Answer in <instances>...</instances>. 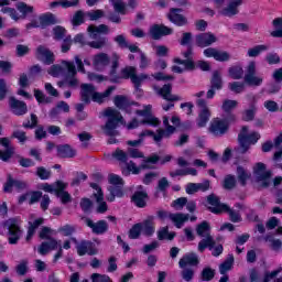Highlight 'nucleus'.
Instances as JSON below:
<instances>
[{
  "instance_id": "obj_55",
  "label": "nucleus",
  "mask_w": 282,
  "mask_h": 282,
  "mask_svg": "<svg viewBox=\"0 0 282 282\" xmlns=\"http://www.w3.org/2000/svg\"><path fill=\"white\" fill-rule=\"evenodd\" d=\"M111 6L118 14H127V6L122 0H110Z\"/></svg>"
},
{
  "instance_id": "obj_25",
  "label": "nucleus",
  "mask_w": 282,
  "mask_h": 282,
  "mask_svg": "<svg viewBox=\"0 0 282 282\" xmlns=\"http://www.w3.org/2000/svg\"><path fill=\"white\" fill-rule=\"evenodd\" d=\"M171 89H173L171 84H165L162 88L154 86V90L156 91V94H159V96H162L164 100H167L169 102H178L180 100H182V97H180V95L171 94Z\"/></svg>"
},
{
  "instance_id": "obj_50",
  "label": "nucleus",
  "mask_w": 282,
  "mask_h": 282,
  "mask_svg": "<svg viewBox=\"0 0 282 282\" xmlns=\"http://www.w3.org/2000/svg\"><path fill=\"white\" fill-rule=\"evenodd\" d=\"M245 83L251 87H259L263 84V76L257 74L245 76Z\"/></svg>"
},
{
  "instance_id": "obj_31",
  "label": "nucleus",
  "mask_w": 282,
  "mask_h": 282,
  "mask_svg": "<svg viewBox=\"0 0 282 282\" xmlns=\"http://www.w3.org/2000/svg\"><path fill=\"white\" fill-rule=\"evenodd\" d=\"M210 188V182L204 181L203 183H189L186 185L187 195H195V193H203Z\"/></svg>"
},
{
  "instance_id": "obj_24",
  "label": "nucleus",
  "mask_w": 282,
  "mask_h": 282,
  "mask_svg": "<svg viewBox=\"0 0 282 282\" xmlns=\"http://www.w3.org/2000/svg\"><path fill=\"white\" fill-rule=\"evenodd\" d=\"M194 41L197 47H210V45L217 43V35L212 32L200 33L195 36Z\"/></svg>"
},
{
  "instance_id": "obj_54",
  "label": "nucleus",
  "mask_w": 282,
  "mask_h": 282,
  "mask_svg": "<svg viewBox=\"0 0 282 282\" xmlns=\"http://www.w3.org/2000/svg\"><path fill=\"white\" fill-rule=\"evenodd\" d=\"M85 19H87V13L83 11H77L73 15L72 23L75 26L83 25V23H85Z\"/></svg>"
},
{
  "instance_id": "obj_29",
  "label": "nucleus",
  "mask_w": 282,
  "mask_h": 282,
  "mask_svg": "<svg viewBox=\"0 0 282 282\" xmlns=\"http://www.w3.org/2000/svg\"><path fill=\"white\" fill-rule=\"evenodd\" d=\"M36 57L45 65H52L54 63V53L47 50V47L39 46L36 50Z\"/></svg>"
},
{
  "instance_id": "obj_33",
  "label": "nucleus",
  "mask_w": 282,
  "mask_h": 282,
  "mask_svg": "<svg viewBox=\"0 0 282 282\" xmlns=\"http://www.w3.org/2000/svg\"><path fill=\"white\" fill-rule=\"evenodd\" d=\"M85 224L88 226V228H91L93 232H96V235H102V232H107V223L104 220L94 223V220L86 218Z\"/></svg>"
},
{
  "instance_id": "obj_6",
  "label": "nucleus",
  "mask_w": 282,
  "mask_h": 282,
  "mask_svg": "<svg viewBox=\"0 0 282 282\" xmlns=\"http://www.w3.org/2000/svg\"><path fill=\"white\" fill-rule=\"evenodd\" d=\"M40 191L56 195L61 199L62 204H69L72 202V195L67 193V183L63 181H56L53 184L42 183L39 185Z\"/></svg>"
},
{
  "instance_id": "obj_63",
  "label": "nucleus",
  "mask_w": 282,
  "mask_h": 282,
  "mask_svg": "<svg viewBox=\"0 0 282 282\" xmlns=\"http://www.w3.org/2000/svg\"><path fill=\"white\" fill-rule=\"evenodd\" d=\"M187 204V199L186 197H181V198H177L175 199L171 206L172 208H174V210H182V208H184Z\"/></svg>"
},
{
  "instance_id": "obj_46",
  "label": "nucleus",
  "mask_w": 282,
  "mask_h": 282,
  "mask_svg": "<svg viewBox=\"0 0 282 282\" xmlns=\"http://www.w3.org/2000/svg\"><path fill=\"white\" fill-rule=\"evenodd\" d=\"M140 225H141V232L144 234L145 237H151V235L155 232V223H153V218H149Z\"/></svg>"
},
{
  "instance_id": "obj_4",
  "label": "nucleus",
  "mask_w": 282,
  "mask_h": 282,
  "mask_svg": "<svg viewBox=\"0 0 282 282\" xmlns=\"http://www.w3.org/2000/svg\"><path fill=\"white\" fill-rule=\"evenodd\" d=\"M119 61H120V56H118L117 54H113L111 58V70H110V80L112 83H120L121 78H124V79L130 78L131 83L138 86V85H142L144 80H149V78H151L147 74L138 75V69L135 68V66H126L120 70L119 76L116 75V69H118Z\"/></svg>"
},
{
  "instance_id": "obj_37",
  "label": "nucleus",
  "mask_w": 282,
  "mask_h": 282,
  "mask_svg": "<svg viewBox=\"0 0 282 282\" xmlns=\"http://www.w3.org/2000/svg\"><path fill=\"white\" fill-rule=\"evenodd\" d=\"M87 32L90 36V39H98L101 34H108L109 33V26L101 24L99 26L96 25H89L87 29Z\"/></svg>"
},
{
  "instance_id": "obj_49",
  "label": "nucleus",
  "mask_w": 282,
  "mask_h": 282,
  "mask_svg": "<svg viewBox=\"0 0 282 282\" xmlns=\"http://www.w3.org/2000/svg\"><path fill=\"white\" fill-rule=\"evenodd\" d=\"M160 241H173L175 239V231H170L169 227H163L158 231Z\"/></svg>"
},
{
  "instance_id": "obj_28",
  "label": "nucleus",
  "mask_w": 282,
  "mask_h": 282,
  "mask_svg": "<svg viewBox=\"0 0 282 282\" xmlns=\"http://www.w3.org/2000/svg\"><path fill=\"white\" fill-rule=\"evenodd\" d=\"M77 253L79 257H85V254L94 256L98 254V249L94 243L89 241H83L79 245H77Z\"/></svg>"
},
{
  "instance_id": "obj_17",
  "label": "nucleus",
  "mask_w": 282,
  "mask_h": 282,
  "mask_svg": "<svg viewBox=\"0 0 282 282\" xmlns=\"http://www.w3.org/2000/svg\"><path fill=\"white\" fill-rule=\"evenodd\" d=\"M58 19L51 12L42 13L36 19H33L29 24H26V30H32V28L45 29L48 25H56Z\"/></svg>"
},
{
  "instance_id": "obj_41",
  "label": "nucleus",
  "mask_w": 282,
  "mask_h": 282,
  "mask_svg": "<svg viewBox=\"0 0 282 282\" xmlns=\"http://www.w3.org/2000/svg\"><path fill=\"white\" fill-rule=\"evenodd\" d=\"M141 189L135 192L134 195L132 196V202L138 206L139 208H144L147 206V192L142 187Z\"/></svg>"
},
{
  "instance_id": "obj_36",
  "label": "nucleus",
  "mask_w": 282,
  "mask_h": 282,
  "mask_svg": "<svg viewBox=\"0 0 282 282\" xmlns=\"http://www.w3.org/2000/svg\"><path fill=\"white\" fill-rule=\"evenodd\" d=\"M43 197L41 192H28L19 197V204L28 202V204H36Z\"/></svg>"
},
{
  "instance_id": "obj_18",
  "label": "nucleus",
  "mask_w": 282,
  "mask_h": 282,
  "mask_svg": "<svg viewBox=\"0 0 282 282\" xmlns=\"http://www.w3.org/2000/svg\"><path fill=\"white\" fill-rule=\"evenodd\" d=\"M271 177H272V172L265 169V164L257 163L256 166H253V180L260 186L262 187L270 186Z\"/></svg>"
},
{
  "instance_id": "obj_13",
  "label": "nucleus",
  "mask_w": 282,
  "mask_h": 282,
  "mask_svg": "<svg viewBox=\"0 0 282 282\" xmlns=\"http://www.w3.org/2000/svg\"><path fill=\"white\" fill-rule=\"evenodd\" d=\"M261 138V134L258 132H250L248 127H242L238 140L240 148L238 149V153H246L252 147V144H257Z\"/></svg>"
},
{
  "instance_id": "obj_59",
  "label": "nucleus",
  "mask_w": 282,
  "mask_h": 282,
  "mask_svg": "<svg viewBox=\"0 0 282 282\" xmlns=\"http://www.w3.org/2000/svg\"><path fill=\"white\" fill-rule=\"evenodd\" d=\"M230 91H234L235 94H241L243 89H246V84L241 82H232L228 85Z\"/></svg>"
},
{
  "instance_id": "obj_56",
  "label": "nucleus",
  "mask_w": 282,
  "mask_h": 282,
  "mask_svg": "<svg viewBox=\"0 0 282 282\" xmlns=\"http://www.w3.org/2000/svg\"><path fill=\"white\" fill-rule=\"evenodd\" d=\"M212 87L213 89H221L223 87V82H221V73L219 72H214L213 77H212Z\"/></svg>"
},
{
  "instance_id": "obj_22",
  "label": "nucleus",
  "mask_w": 282,
  "mask_h": 282,
  "mask_svg": "<svg viewBox=\"0 0 282 282\" xmlns=\"http://www.w3.org/2000/svg\"><path fill=\"white\" fill-rule=\"evenodd\" d=\"M90 186L94 189L93 196L97 202V213H107V203L105 202V194H102V188H100L96 183H93Z\"/></svg>"
},
{
  "instance_id": "obj_3",
  "label": "nucleus",
  "mask_w": 282,
  "mask_h": 282,
  "mask_svg": "<svg viewBox=\"0 0 282 282\" xmlns=\"http://www.w3.org/2000/svg\"><path fill=\"white\" fill-rule=\"evenodd\" d=\"M171 122L173 126L169 123V117H164L163 124L165 130L159 129L156 133L151 130H144L139 134V139L127 141L128 147H140L145 138H153L154 142H162L164 138H171L175 133V127H180V117L173 116Z\"/></svg>"
},
{
  "instance_id": "obj_45",
  "label": "nucleus",
  "mask_w": 282,
  "mask_h": 282,
  "mask_svg": "<svg viewBox=\"0 0 282 282\" xmlns=\"http://www.w3.org/2000/svg\"><path fill=\"white\" fill-rule=\"evenodd\" d=\"M263 52H268V45L259 44V45L248 48L247 56L249 58H257V56H261V54H263Z\"/></svg>"
},
{
  "instance_id": "obj_52",
  "label": "nucleus",
  "mask_w": 282,
  "mask_h": 282,
  "mask_svg": "<svg viewBox=\"0 0 282 282\" xmlns=\"http://www.w3.org/2000/svg\"><path fill=\"white\" fill-rule=\"evenodd\" d=\"M69 111V105L65 101H59L55 109L51 111V118H56L58 113H67Z\"/></svg>"
},
{
  "instance_id": "obj_8",
  "label": "nucleus",
  "mask_w": 282,
  "mask_h": 282,
  "mask_svg": "<svg viewBox=\"0 0 282 282\" xmlns=\"http://www.w3.org/2000/svg\"><path fill=\"white\" fill-rule=\"evenodd\" d=\"M113 87H109L105 93H96V89L94 86L89 84H83L82 85V100L84 102H90L93 100L94 102H105L109 96L113 93Z\"/></svg>"
},
{
  "instance_id": "obj_30",
  "label": "nucleus",
  "mask_w": 282,
  "mask_h": 282,
  "mask_svg": "<svg viewBox=\"0 0 282 282\" xmlns=\"http://www.w3.org/2000/svg\"><path fill=\"white\" fill-rule=\"evenodd\" d=\"M9 105L15 116H23L28 113V106L25 105V102L19 101L14 97H10Z\"/></svg>"
},
{
  "instance_id": "obj_23",
  "label": "nucleus",
  "mask_w": 282,
  "mask_h": 282,
  "mask_svg": "<svg viewBox=\"0 0 282 282\" xmlns=\"http://www.w3.org/2000/svg\"><path fill=\"white\" fill-rule=\"evenodd\" d=\"M44 223H45V219L34 214L29 215L26 241H30L32 237H34L36 230L39 229V226H43Z\"/></svg>"
},
{
  "instance_id": "obj_20",
  "label": "nucleus",
  "mask_w": 282,
  "mask_h": 282,
  "mask_svg": "<svg viewBox=\"0 0 282 282\" xmlns=\"http://www.w3.org/2000/svg\"><path fill=\"white\" fill-rule=\"evenodd\" d=\"M62 248L63 247H61V242L56 241L55 239H51L47 242H42L41 246L37 248V252L39 254L45 256L52 252V250H59L55 254V261H58V259H61V256L63 254Z\"/></svg>"
},
{
  "instance_id": "obj_19",
  "label": "nucleus",
  "mask_w": 282,
  "mask_h": 282,
  "mask_svg": "<svg viewBox=\"0 0 282 282\" xmlns=\"http://www.w3.org/2000/svg\"><path fill=\"white\" fill-rule=\"evenodd\" d=\"M203 55L205 58H214V61H217L218 63H228V61L231 58V55L228 53V51H221L215 47L205 48L203 51Z\"/></svg>"
},
{
  "instance_id": "obj_34",
  "label": "nucleus",
  "mask_w": 282,
  "mask_h": 282,
  "mask_svg": "<svg viewBox=\"0 0 282 282\" xmlns=\"http://www.w3.org/2000/svg\"><path fill=\"white\" fill-rule=\"evenodd\" d=\"M93 65L95 69H105V67L109 65V55H107L106 53H99L95 55L93 58Z\"/></svg>"
},
{
  "instance_id": "obj_14",
  "label": "nucleus",
  "mask_w": 282,
  "mask_h": 282,
  "mask_svg": "<svg viewBox=\"0 0 282 282\" xmlns=\"http://www.w3.org/2000/svg\"><path fill=\"white\" fill-rule=\"evenodd\" d=\"M232 122H235V115H229L225 118H214L209 123L208 131L213 133V135H224Z\"/></svg>"
},
{
  "instance_id": "obj_32",
  "label": "nucleus",
  "mask_w": 282,
  "mask_h": 282,
  "mask_svg": "<svg viewBox=\"0 0 282 282\" xmlns=\"http://www.w3.org/2000/svg\"><path fill=\"white\" fill-rule=\"evenodd\" d=\"M10 6V0H0V8L2 14H9V17L13 21H20L21 17L19 15V12H17V9L8 7Z\"/></svg>"
},
{
  "instance_id": "obj_44",
  "label": "nucleus",
  "mask_w": 282,
  "mask_h": 282,
  "mask_svg": "<svg viewBox=\"0 0 282 282\" xmlns=\"http://www.w3.org/2000/svg\"><path fill=\"white\" fill-rule=\"evenodd\" d=\"M20 19H26L28 14H34V8L25 2H18L15 4Z\"/></svg>"
},
{
  "instance_id": "obj_1",
  "label": "nucleus",
  "mask_w": 282,
  "mask_h": 282,
  "mask_svg": "<svg viewBox=\"0 0 282 282\" xmlns=\"http://www.w3.org/2000/svg\"><path fill=\"white\" fill-rule=\"evenodd\" d=\"M113 104L118 109L122 111H127V113H131L134 111L139 119H133L130 123H128V129H138L141 124H149L150 127H160V119L155 116L151 115V105L144 106L142 110L135 109V104H131L129 98L124 96L115 97Z\"/></svg>"
},
{
  "instance_id": "obj_48",
  "label": "nucleus",
  "mask_w": 282,
  "mask_h": 282,
  "mask_svg": "<svg viewBox=\"0 0 282 282\" xmlns=\"http://www.w3.org/2000/svg\"><path fill=\"white\" fill-rule=\"evenodd\" d=\"M273 30L270 32L273 39H282V19L276 18L272 21Z\"/></svg>"
},
{
  "instance_id": "obj_27",
  "label": "nucleus",
  "mask_w": 282,
  "mask_h": 282,
  "mask_svg": "<svg viewBox=\"0 0 282 282\" xmlns=\"http://www.w3.org/2000/svg\"><path fill=\"white\" fill-rule=\"evenodd\" d=\"M169 34H173V29L162 24H154L150 28V36L152 39H162V36H169Z\"/></svg>"
},
{
  "instance_id": "obj_40",
  "label": "nucleus",
  "mask_w": 282,
  "mask_h": 282,
  "mask_svg": "<svg viewBox=\"0 0 282 282\" xmlns=\"http://www.w3.org/2000/svg\"><path fill=\"white\" fill-rule=\"evenodd\" d=\"M236 175H237V181L241 186H246V184H248L249 180H251L252 177V174H250L248 170L239 165L237 167Z\"/></svg>"
},
{
  "instance_id": "obj_64",
  "label": "nucleus",
  "mask_w": 282,
  "mask_h": 282,
  "mask_svg": "<svg viewBox=\"0 0 282 282\" xmlns=\"http://www.w3.org/2000/svg\"><path fill=\"white\" fill-rule=\"evenodd\" d=\"M93 282H113L111 281V278L109 275L100 274V273H94L90 276Z\"/></svg>"
},
{
  "instance_id": "obj_35",
  "label": "nucleus",
  "mask_w": 282,
  "mask_h": 282,
  "mask_svg": "<svg viewBox=\"0 0 282 282\" xmlns=\"http://www.w3.org/2000/svg\"><path fill=\"white\" fill-rule=\"evenodd\" d=\"M227 76L232 80H241V78H243V66H241V64L229 66L227 69Z\"/></svg>"
},
{
  "instance_id": "obj_12",
  "label": "nucleus",
  "mask_w": 282,
  "mask_h": 282,
  "mask_svg": "<svg viewBox=\"0 0 282 282\" xmlns=\"http://www.w3.org/2000/svg\"><path fill=\"white\" fill-rule=\"evenodd\" d=\"M105 116L108 118V121L106 123V127L102 128L104 133L106 135H116V129L119 124H124V120L122 119V116H120V112L113 108H108L105 110Z\"/></svg>"
},
{
  "instance_id": "obj_60",
  "label": "nucleus",
  "mask_w": 282,
  "mask_h": 282,
  "mask_svg": "<svg viewBox=\"0 0 282 282\" xmlns=\"http://www.w3.org/2000/svg\"><path fill=\"white\" fill-rule=\"evenodd\" d=\"M237 105H239L237 100L227 99L223 102V111H225L226 113H230L232 109H237Z\"/></svg>"
},
{
  "instance_id": "obj_61",
  "label": "nucleus",
  "mask_w": 282,
  "mask_h": 282,
  "mask_svg": "<svg viewBox=\"0 0 282 282\" xmlns=\"http://www.w3.org/2000/svg\"><path fill=\"white\" fill-rule=\"evenodd\" d=\"M140 61H139V67L140 69H147L151 65V59L144 52H140Z\"/></svg>"
},
{
  "instance_id": "obj_62",
  "label": "nucleus",
  "mask_w": 282,
  "mask_h": 282,
  "mask_svg": "<svg viewBox=\"0 0 282 282\" xmlns=\"http://www.w3.org/2000/svg\"><path fill=\"white\" fill-rule=\"evenodd\" d=\"M257 74V62L250 61L245 67V76H252Z\"/></svg>"
},
{
  "instance_id": "obj_58",
  "label": "nucleus",
  "mask_w": 282,
  "mask_h": 282,
  "mask_svg": "<svg viewBox=\"0 0 282 282\" xmlns=\"http://www.w3.org/2000/svg\"><path fill=\"white\" fill-rule=\"evenodd\" d=\"M176 175H193L195 177L197 175V170L194 167H187L185 170H178L171 173L172 177H176Z\"/></svg>"
},
{
  "instance_id": "obj_53",
  "label": "nucleus",
  "mask_w": 282,
  "mask_h": 282,
  "mask_svg": "<svg viewBox=\"0 0 282 282\" xmlns=\"http://www.w3.org/2000/svg\"><path fill=\"white\" fill-rule=\"evenodd\" d=\"M235 263V257L228 256V258L219 265L220 274H226L232 270V264Z\"/></svg>"
},
{
  "instance_id": "obj_7",
  "label": "nucleus",
  "mask_w": 282,
  "mask_h": 282,
  "mask_svg": "<svg viewBox=\"0 0 282 282\" xmlns=\"http://www.w3.org/2000/svg\"><path fill=\"white\" fill-rule=\"evenodd\" d=\"M0 235H8V241L11 246L19 243L21 235V219L10 218L0 227Z\"/></svg>"
},
{
  "instance_id": "obj_5",
  "label": "nucleus",
  "mask_w": 282,
  "mask_h": 282,
  "mask_svg": "<svg viewBox=\"0 0 282 282\" xmlns=\"http://www.w3.org/2000/svg\"><path fill=\"white\" fill-rule=\"evenodd\" d=\"M48 74L53 78L63 76V80L68 87H78V78H76L77 70L74 62L63 61L62 65H53L48 69Z\"/></svg>"
},
{
  "instance_id": "obj_51",
  "label": "nucleus",
  "mask_w": 282,
  "mask_h": 282,
  "mask_svg": "<svg viewBox=\"0 0 282 282\" xmlns=\"http://www.w3.org/2000/svg\"><path fill=\"white\" fill-rule=\"evenodd\" d=\"M57 153L59 158H74L76 155V151L69 145L57 147Z\"/></svg>"
},
{
  "instance_id": "obj_26",
  "label": "nucleus",
  "mask_w": 282,
  "mask_h": 282,
  "mask_svg": "<svg viewBox=\"0 0 282 282\" xmlns=\"http://www.w3.org/2000/svg\"><path fill=\"white\" fill-rule=\"evenodd\" d=\"M0 147H3L4 150H0V160L2 162H8L12 155H14V147L9 138H0Z\"/></svg>"
},
{
  "instance_id": "obj_21",
  "label": "nucleus",
  "mask_w": 282,
  "mask_h": 282,
  "mask_svg": "<svg viewBox=\"0 0 282 282\" xmlns=\"http://www.w3.org/2000/svg\"><path fill=\"white\" fill-rule=\"evenodd\" d=\"M197 105L200 108V110L196 119V124L199 129H204V127L208 124V120H210V109H208V106H206V100L204 99H199L197 101Z\"/></svg>"
},
{
  "instance_id": "obj_11",
  "label": "nucleus",
  "mask_w": 282,
  "mask_h": 282,
  "mask_svg": "<svg viewBox=\"0 0 282 282\" xmlns=\"http://www.w3.org/2000/svg\"><path fill=\"white\" fill-rule=\"evenodd\" d=\"M182 56L186 59L175 57L173 63L176 65L172 66L174 74H184V72H191L195 69V62L193 61V48L182 52Z\"/></svg>"
},
{
  "instance_id": "obj_39",
  "label": "nucleus",
  "mask_w": 282,
  "mask_h": 282,
  "mask_svg": "<svg viewBox=\"0 0 282 282\" xmlns=\"http://www.w3.org/2000/svg\"><path fill=\"white\" fill-rule=\"evenodd\" d=\"M28 184L23 181H14L12 176H8L7 183L4 184V193H12V188H18L20 191L21 188H26Z\"/></svg>"
},
{
  "instance_id": "obj_10",
  "label": "nucleus",
  "mask_w": 282,
  "mask_h": 282,
  "mask_svg": "<svg viewBox=\"0 0 282 282\" xmlns=\"http://www.w3.org/2000/svg\"><path fill=\"white\" fill-rule=\"evenodd\" d=\"M208 208L210 213H214L215 215H219L221 213H229V217L231 221L235 224L241 221V216L237 213L230 209L228 205L219 203V198L215 195H210L207 197Z\"/></svg>"
},
{
  "instance_id": "obj_38",
  "label": "nucleus",
  "mask_w": 282,
  "mask_h": 282,
  "mask_svg": "<svg viewBox=\"0 0 282 282\" xmlns=\"http://www.w3.org/2000/svg\"><path fill=\"white\" fill-rule=\"evenodd\" d=\"M167 18L172 23L175 25H186L188 21L185 19L184 15L180 14V9H172L170 13L167 14Z\"/></svg>"
},
{
  "instance_id": "obj_43",
  "label": "nucleus",
  "mask_w": 282,
  "mask_h": 282,
  "mask_svg": "<svg viewBox=\"0 0 282 282\" xmlns=\"http://www.w3.org/2000/svg\"><path fill=\"white\" fill-rule=\"evenodd\" d=\"M169 218L171 219V221L174 223V226H176V228H182L184 224H186V221H188L189 219L188 214L182 213L170 214Z\"/></svg>"
},
{
  "instance_id": "obj_15",
  "label": "nucleus",
  "mask_w": 282,
  "mask_h": 282,
  "mask_svg": "<svg viewBox=\"0 0 282 282\" xmlns=\"http://www.w3.org/2000/svg\"><path fill=\"white\" fill-rule=\"evenodd\" d=\"M196 234L198 237H204L198 243V252H204L206 248L213 247V237L210 236V224L203 221L196 226Z\"/></svg>"
},
{
  "instance_id": "obj_2",
  "label": "nucleus",
  "mask_w": 282,
  "mask_h": 282,
  "mask_svg": "<svg viewBox=\"0 0 282 282\" xmlns=\"http://www.w3.org/2000/svg\"><path fill=\"white\" fill-rule=\"evenodd\" d=\"M112 158L121 162V164L126 165L127 171L123 170V173L126 175L127 173H132L133 175H138V173L142 171V169H153V165L158 164L160 160V156H158L156 154H153L150 158L144 159L141 166L135 165L133 161H130L129 163H127V160H129V158H133V159L144 158V153L135 148H128L127 152L122 150H116L112 153Z\"/></svg>"
},
{
  "instance_id": "obj_57",
  "label": "nucleus",
  "mask_w": 282,
  "mask_h": 282,
  "mask_svg": "<svg viewBox=\"0 0 282 282\" xmlns=\"http://www.w3.org/2000/svg\"><path fill=\"white\" fill-rule=\"evenodd\" d=\"M152 50L154 54L160 58L169 56V47H166L165 45H153Z\"/></svg>"
},
{
  "instance_id": "obj_9",
  "label": "nucleus",
  "mask_w": 282,
  "mask_h": 282,
  "mask_svg": "<svg viewBox=\"0 0 282 282\" xmlns=\"http://www.w3.org/2000/svg\"><path fill=\"white\" fill-rule=\"evenodd\" d=\"M214 6L221 17H237L240 6H243V0H214Z\"/></svg>"
},
{
  "instance_id": "obj_42",
  "label": "nucleus",
  "mask_w": 282,
  "mask_h": 282,
  "mask_svg": "<svg viewBox=\"0 0 282 282\" xmlns=\"http://www.w3.org/2000/svg\"><path fill=\"white\" fill-rule=\"evenodd\" d=\"M199 260L197 259V254L187 253L185 254L178 262L180 268H188V265H197Z\"/></svg>"
},
{
  "instance_id": "obj_16",
  "label": "nucleus",
  "mask_w": 282,
  "mask_h": 282,
  "mask_svg": "<svg viewBox=\"0 0 282 282\" xmlns=\"http://www.w3.org/2000/svg\"><path fill=\"white\" fill-rule=\"evenodd\" d=\"M109 182V194L107 195L108 202H116V197H122V185L124 184L122 177L118 176V174L108 175Z\"/></svg>"
},
{
  "instance_id": "obj_47",
  "label": "nucleus",
  "mask_w": 282,
  "mask_h": 282,
  "mask_svg": "<svg viewBox=\"0 0 282 282\" xmlns=\"http://www.w3.org/2000/svg\"><path fill=\"white\" fill-rule=\"evenodd\" d=\"M78 3H80V0H57L54 2H51V8H58V6L61 8H64L65 10L67 8H76V6H78Z\"/></svg>"
}]
</instances>
